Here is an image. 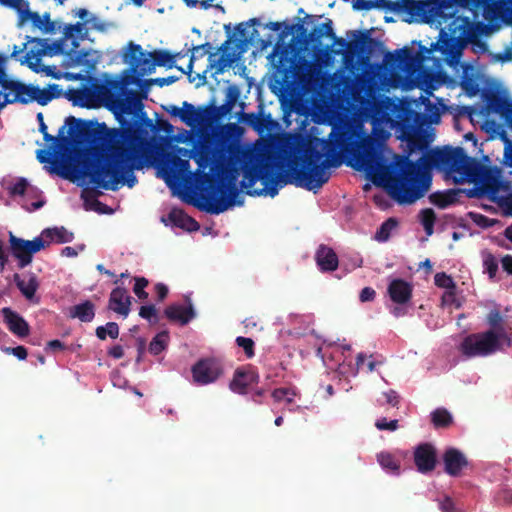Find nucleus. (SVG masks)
<instances>
[{"instance_id":"f257e3e1","label":"nucleus","mask_w":512,"mask_h":512,"mask_svg":"<svg viewBox=\"0 0 512 512\" xmlns=\"http://www.w3.org/2000/svg\"><path fill=\"white\" fill-rule=\"evenodd\" d=\"M342 142V136L335 135L334 130L328 140L315 138L309 141L302 149L300 162L292 161L283 178L275 171L279 167L277 157L262 155L255 163L243 165L241 187L250 196L275 197L278 194L277 183L283 180L285 184H294L316 193L330 178L327 169L340 164L338 150Z\"/></svg>"},{"instance_id":"f03ea898","label":"nucleus","mask_w":512,"mask_h":512,"mask_svg":"<svg viewBox=\"0 0 512 512\" xmlns=\"http://www.w3.org/2000/svg\"><path fill=\"white\" fill-rule=\"evenodd\" d=\"M432 166L443 168L455 183H463L481 170L480 179L491 191H496V178L490 169L480 166L465 153L462 147H445L420 157L417 161L406 159L398 172L387 178V187L391 196L399 204H412L422 198L429 190Z\"/></svg>"},{"instance_id":"7ed1b4c3","label":"nucleus","mask_w":512,"mask_h":512,"mask_svg":"<svg viewBox=\"0 0 512 512\" xmlns=\"http://www.w3.org/2000/svg\"><path fill=\"white\" fill-rule=\"evenodd\" d=\"M119 129L102 123L66 117V180L86 183L87 177L125 140L135 137L140 121L118 118Z\"/></svg>"},{"instance_id":"20e7f679","label":"nucleus","mask_w":512,"mask_h":512,"mask_svg":"<svg viewBox=\"0 0 512 512\" xmlns=\"http://www.w3.org/2000/svg\"><path fill=\"white\" fill-rule=\"evenodd\" d=\"M97 63L94 52L76 49L66 52V81H80L77 88L66 89V99L75 106L87 108L104 104L116 114L132 115L141 110L145 93L136 90L124 91V85L118 79L107 78L100 82L92 76Z\"/></svg>"},{"instance_id":"39448f33","label":"nucleus","mask_w":512,"mask_h":512,"mask_svg":"<svg viewBox=\"0 0 512 512\" xmlns=\"http://www.w3.org/2000/svg\"><path fill=\"white\" fill-rule=\"evenodd\" d=\"M152 121L145 117L135 128V137L125 140L87 177L86 183L105 190H117L119 184L132 188L137 178L134 169L142 168L141 149L146 143L147 128H152Z\"/></svg>"},{"instance_id":"423d86ee","label":"nucleus","mask_w":512,"mask_h":512,"mask_svg":"<svg viewBox=\"0 0 512 512\" xmlns=\"http://www.w3.org/2000/svg\"><path fill=\"white\" fill-rule=\"evenodd\" d=\"M191 153V158L198 165V181L202 190L200 195L201 202L196 204L197 208L207 213L218 215L233 205H242L243 201L237 200L240 192L235 184L238 169H231L227 179L221 178L218 180L209 173L204 172V169L211 164L215 155L212 145L200 143L194 147Z\"/></svg>"},{"instance_id":"0eeeda50","label":"nucleus","mask_w":512,"mask_h":512,"mask_svg":"<svg viewBox=\"0 0 512 512\" xmlns=\"http://www.w3.org/2000/svg\"><path fill=\"white\" fill-rule=\"evenodd\" d=\"M441 20L445 22L440 25V38L434 49L441 52L450 66H454L459 63L466 45L477 40V34L470 19L458 15L454 6Z\"/></svg>"},{"instance_id":"6e6552de","label":"nucleus","mask_w":512,"mask_h":512,"mask_svg":"<svg viewBox=\"0 0 512 512\" xmlns=\"http://www.w3.org/2000/svg\"><path fill=\"white\" fill-rule=\"evenodd\" d=\"M59 85H50L48 89H41L32 84H25L7 76L5 62L0 64V111L8 104H28L36 101L39 105H46L52 99L61 95Z\"/></svg>"},{"instance_id":"1a4fd4ad","label":"nucleus","mask_w":512,"mask_h":512,"mask_svg":"<svg viewBox=\"0 0 512 512\" xmlns=\"http://www.w3.org/2000/svg\"><path fill=\"white\" fill-rule=\"evenodd\" d=\"M60 54H64V37L50 42L47 38L26 36L21 47L13 46L10 56L21 64H26L35 73L43 72L47 76L60 79L62 75L54 72V66H46L41 62L44 56L52 57Z\"/></svg>"},{"instance_id":"9d476101","label":"nucleus","mask_w":512,"mask_h":512,"mask_svg":"<svg viewBox=\"0 0 512 512\" xmlns=\"http://www.w3.org/2000/svg\"><path fill=\"white\" fill-rule=\"evenodd\" d=\"M454 4L450 0H387L386 11L400 15L407 23L442 25L441 18Z\"/></svg>"},{"instance_id":"9b49d317","label":"nucleus","mask_w":512,"mask_h":512,"mask_svg":"<svg viewBox=\"0 0 512 512\" xmlns=\"http://www.w3.org/2000/svg\"><path fill=\"white\" fill-rule=\"evenodd\" d=\"M37 121L44 145L36 150V159L48 174L64 179V124L58 128L56 135H52L48 132L42 112L37 114Z\"/></svg>"},{"instance_id":"f8f14e48","label":"nucleus","mask_w":512,"mask_h":512,"mask_svg":"<svg viewBox=\"0 0 512 512\" xmlns=\"http://www.w3.org/2000/svg\"><path fill=\"white\" fill-rule=\"evenodd\" d=\"M64 243V228H48L42 231L41 235L33 240H25L15 236L9 232L10 251L14 258L18 261L20 269L28 266L33 259V255L51 242Z\"/></svg>"},{"instance_id":"ddd939ff","label":"nucleus","mask_w":512,"mask_h":512,"mask_svg":"<svg viewBox=\"0 0 512 512\" xmlns=\"http://www.w3.org/2000/svg\"><path fill=\"white\" fill-rule=\"evenodd\" d=\"M502 340L503 333L495 330L472 333L462 340L459 350L467 358L487 357L501 350Z\"/></svg>"},{"instance_id":"4468645a","label":"nucleus","mask_w":512,"mask_h":512,"mask_svg":"<svg viewBox=\"0 0 512 512\" xmlns=\"http://www.w3.org/2000/svg\"><path fill=\"white\" fill-rule=\"evenodd\" d=\"M403 137L407 140L411 149L425 150L428 147L426 136L419 130L425 123L426 116L409 107H403L399 114Z\"/></svg>"},{"instance_id":"2eb2a0df","label":"nucleus","mask_w":512,"mask_h":512,"mask_svg":"<svg viewBox=\"0 0 512 512\" xmlns=\"http://www.w3.org/2000/svg\"><path fill=\"white\" fill-rule=\"evenodd\" d=\"M351 166L359 171L372 172L379 166L380 155L375 142L372 139H366L359 143L352 153Z\"/></svg>"},{"instance_id":"dca6fc26","label":"nucleus","mask_w":512,"mask_h":512,"mask_svg":"<svg viewBox=\"0 0 512 512\" xmlns=\"http://www.w3.org/2000/svg\"><path fill=\"white\" fill-rule=\"evenodd\" d=\"M351 35L353 39L347 41L341 37H337L334 34V37L330 39L333 40V45H338L339 49L333 50L335 54H343L349 56H355L357 54L367 53L370 49L371 44L373 43V39L370 36L369 31H351Z\"/></svg>"},{"instance_id":"f3484780","label":"nucleus","mask_w":512,"mask_h":512,"mask_svg":"<svg viewBox=\"0 0 512 512\" xmlns=\"http://www.w3.org/2000/svg\"><path fill=\"white\" fill-rule=\"evenodd\" d=\"M8 190L11 196L22 197L21 206L28 212L40 209L45 204L41 192L30 186L25 178H19Z\"/></svg>"},{"instance_id":"a211bd4d","label":"nucleus","mask_w":512,"mask_h":512,"mask_svg":"<svg viewBox=\"0 0 512 512\" xmlns=\"http://www.w3.org/2000/svg\"><path fill=\"white\" fill-rule=\"evenodd\" d=\"M191 372L195 383L207 385L215 382L223 374V367L215 358H204L192 366Z\"/></svg>"},{"instance_id":"6ab92c4d","label":"nucleus","mask_w":512,"mask_h":512,"mask_svg":"<svg viewBox=\"0 0 512 512\" xmlns=\"http://www.w3.org/2000/svg\"><path fill=\"white\" fill-rule=\"evenodd\" d=\"M414 464L417 471L422 474L432 472L437 465V450L429 442L417 445L413 452Z\"/></svg>"},{"instance_id":"aec40b11","label":"nucleus","mask_w":512,"mask_h":512,"mask_svg":"<svg viewBox=\"0 0 512 512\" xmlns=\"http://www.w3.org/2000/svg\"><path fill=\"white\" fill-rule=\"evenodd\" d=\"M231 39H227L218 49V51H221L222 54L219 56L217 60H215L216 53H210L208 58V65L207 69L202 74H197V77L199 78L200 82L197 84L203 85L206 83V72L207 70L215 69L214 74H221L225 70V68L229 67L235 60V55L228 53L227 50L229 48Z\"/></svg>"},{"instance_id":"412c9836","label":"nucleus","mask_w":512,"mask_h":512,"mask_svg":"<svg viewBox=\"0 0 512 512\" xmlns=\"http://www.w3.org/2000/svg\"><path fill=\"white\" fill-rule=\"evenodd\" d=\"M129 57L132 65V70L138 72L140 75L150 74L155 70V64L149 52L145 53L139 44L130 42Z\"/></svg>"},{"instance_id":"4be33fe9","label":"nucleus","mask_w":512,"mask_h":512,"mask_svg":"<svg viewBox=\"0 0 512 512\" xmlns=\"http://www.w3.org/2000/svg\"><path fill=\"white\" fill-rule=\"evenodd\" d=\"M28 21L31 22L34 29L40 31L42 34H53L56 31V22L51 19L49 12L40 15L38 12H33L25 8V10L21 12L19 23L23 24Z\"/></svg>"},{"instance_id":"5701e85b","label":"nucleus","mask_w":512,"mask_h":512,"mask_svg":"<svg viewBox=\"0 0 512 512\" xmlns=\"http://www.w3.org/2000/svg\"><path fill=\"white\" fill-rule=\"evenodd\" d=\"M442 458L445 473L452 477H459L469 464L466 456L453 447L446 449Z\"/></svg>"},{"instance_id":"b1692460","label":"nucleus","mask_w":512,"mask_h":512,"mask_svg":"<svg viewBox=\"0 0 512 512\" xmlns=\"http://www.w3.org/2000/svg\"><path fill=\"white\" fill-rule=\"evenodd\" d=\"M1 313L4 318V322L11 333L19 338H24L29 335V324L20 314L9 307L2 308Z\"/></svg>"},{"instance_id":"393cba45","label":"nucleus","mask_w":512,"mask_h":512,"mask_svg":"<svg viewBox=\"0 0 512 512\" xmlns=\"http://www.w3.org/2000/svg\"><path fill=\"white\" fill-rule=\"evenodd\" d=\"M132 297L123 287L114 288L109 297L108 308L113 312L127 317L130 312Z\"/></svg>"},{"instance_id":"a878e982","label":"nucleus","mask_w":512,"mask_h":512,"mask_svg":"<svg viewBox=\"0 0 512 512\" xmlns=\"http://www.w3.org/2000/svg\"><path fill=\"white\" fill-rule=\"evenodd\" d=\"M412 286L403 279H393L388 285V294L390 299L398 304H407L412 297Z\"/></svg>"},{"instance_id":"bb28decb","label":"nucleus","mask_w":512,"mask_h":512,"mask_svg":"<svg viewBox=\"0 0 512 512\" xmlns=\"http://www.w3.org/2000/svg\"><path fill=\"white\" fill-rule=\"evenodd\" d=\"M180 120L190 127H195L196 125L207 122L205 106L196 108L193 104L184 101L181 107Z\"/></svg>"},{"instance_id":"cd10ccee","label":"nucleus","mask_w":512,"mask_h":512,"mask_svg":"<svg viewBox=\"0 0 512 512\" xmlns=\"http://www.w3.org/2000/svg\"><path fill=\"white\" fill-rule=\"evenodd\" d=\"M238 98L236 88H230L226 95L225 102L219 106L213 104L205 106L207 111V121L210 119H219L231 113Z\"/></svg>"},{"instance_id":"c85d7f7f","label":"nucleus","mask_w":512,"mask_h":512,"mask_svg":"<svg viewBox=\"0 0 512 512\" xmlns=\"http://www.w3.org/2000/svg\"><path fill=\"white\" fill-rule=\"evenodd\" d=\"M259 376L254 371H245L243 369H237L234 372L233 379L230 382V389L237 393L244 395L247 393V389L250 385L258 382Z\"/></svg>"},{"instance_id":"c756f323","label":"nucleus","mask_w":512,"mask_h":512,"mask_svg":"<svg viewBox=\"0 0 512 512\" xmlns=\"http://www.w3.org/2000/svg\"><path fill=\"white\" fill-rule=\"evenodd\" d=\"M316 263L321 271L331 272L338 267V256L335 251L325 245H321L315 255Z\"/></svg>"},{"instance_id":"7c9ffc66","label":"nucleus","mask_w":512,"mask_h":512,"mask_svg":"<svg viewBox=\"0 0 512 512\" xmlns=\"http://www.w3.org/2000/svg\"><path fill=\"white\" fill-rule=\"evenodd\" d=\"M86 23H87V21L77 22L75 24H66V41L69 39H72V48L69 50H66V52H69L72 49L87 52L86 49L79 48V43L77 42V39L84 40L88 35ZM88 52H94L95 56L99 60V56L97 55L96 51L88 49Z\"/></svg>"},{"instance_id":"2f4dec72","label":"nucleus","mask_w":512,"mask_h":512,"mask_svg":"<svg viewBox=\"0 0 512 512\" xmlns=\"http://www.w3.org/2000/svg\"><path fill=\"white\" fill-rule=\"evenodd\" d=\"M164 314L170 321L179 322L181 325L188 324L195 317V311L191 304L188 307L178 304L169 305L164 310Z\"/></svg>"},{"instance_id":"473e14b6","label":"nucleus","mask_w":512,"mask_h":512,"mask_svg":"<svg viewBox=\"0 0 512 512\" xmlns=\"http://www.w3.org/2000/svg\"><path fill=\"white\" fill-rule=\"evenodd\" d=\"M13 280L20 290L22 295L29 301H33L35 298V293L39 288V282L37 276L34 273L28 274V280L25 281L18 273L13 275Z\"/></svg>"},{"instance_id":"72a5a7b5","label":"nucleus","mask_w":512,"mask_h":512,"mask_svg":"<svg viewBox=\"0 0 512 512\" xmlns=\"http://www.w3.org/2000/svg\"><path fill=\"white\" fill-rule=\"evenodd\" d=\"M486 106L488 111L502 117L512 107V99L501 94L493 93L487 97Z\"/></svg>"},{"instance_id":"f704fd0d","label":"nucleus","mask_w":512,"mask_h":512,"mask_svg":"<svg viewBox=\"0 0 512 512\" xmlns=\"http://www.w3.org/2000/svg\"><path fill=\"white\" fill-rule=\"evenodd\" d=\"M169 219L176 227L182 228L186 231L193 232L200 228L199 223L183 210L174 209L169 213Z\"/></svg>"},{"instance_id":"c9c22d12","label":"nucleus","mask_w":512,"mask_h":512,"mask_svg":"<svg viewBox=\"0 0 512 512\" xmlns=\"http://www.w3.org/2000/svg\"><path fill=\"white\" fill-rule=\"evenodd\" d=\"M462 192L463 190L461 189H449L444 192H435L429 196V200L437 207L444 209L455 204Z\"/></svg>"},{"instance_id":"e433bc0d","label":"nucleus","mask_w":512,"mask_h":512,"mask_svg":"<svg viewBox=\"0 0 512 512\" xmlns=\"http://www.w3.org/2000/svg\"><path fill=\"white\" fill-rule=\"evenodd\" d=\"M71 318H76L81 322H91L95 317V305L90 300H85L69 309Z\"/></svg>"},{"instance_id":"4c0bfd02","label":"nucleus","mask_w":512,"mask_h":512,"mask_svg":"<svg viewBox=\"0 0 512 512\" xmlns=\"http://www.w3.org/2000/svg\"><path fill=\"white\" fill-rule=\"evenodd\" d=\"M149 56L153 58L155 67L177 68L182 73L187 74V70L175 65V56H172V53L168 50L157 49L149 52Z\"/></svg>"},{"instance_id":"58836bf2","label":"nucleus","mask_w":512,"mask_h":512,"mask_svg":"<svg viewBox=\"0 0 512 512\" xmlns=\"http://www.w3.org/2000/svg\"><path fill=\"white\" fill-rule=\"evenodd\" d=\"M377 461L386 471L395 475L400 474L401 462L394 454L382 451L377 454Z\"/></svg>"},{"instance_id":"ea45409f","label":"nucleus","mask_w":512,"mask_h":512,"mask_svg":"<svg viewBox=\"0 0 512 512\" xmlns=\"http://www.w3.org/2000/svg\"><path fill=\"white\" fill-rule=\"evenodd\" d=\"M323 37H334L332 21L330 19H327V21L322 25L314 27L309 34L310 41L314 44L315 47L321 45V39Z\"/></svg>"},{"instance_id":"a19ab883","label":"nucleus","mask_w":512,"mask_h":512,"mask_svg":"<svg viewBox=\"0 0 512 512\" xmlns=\"http://www.w3.org/2000/svg\"><path fill=\"white\" fill-rule=\"evenodd\" d=\"M392 58L397 65L405 67L411 66L416 61L414 52L408 47L397 50L395 54L392 55Z\"/></svg>"},{"instance_id":"79ce46f5","label":"nucleus","mask_w":512,"mask_h":512,"mask_svg":"<svg viewBox=\"0 0 512 512\" xmlns=\"http://www.w3.org/2000/svg\"><path fill=\"white\" fill-rule=\"evenodd\" d=\"M169 334L167 331H162L156 334L149 344V352L153 355H158L164 351L168 346Z\"/></svg>"},{"instance_id":"37998d69","label":"nucleus","mask_w":512,"mask_h":512,"mask_svg":"<svg viewBox=\"0 0 512 512\" xmlns=\"http://www.w3.org/2000/svg\"><path fill=\"white\" fill-rule=\"evenodd\" d=\"M431 421L435 428H446L452 423V415L444 408H437L431 413Z\"/></svg>"},{"instance_id":"c03bdc74","label":"nucleus","mask_w":512,"mask_h":512,"mask_svg":"<svg viewBox=\"0 0 512 512\" xmlns=\"http://www.w3.org/2000/svg\"><path fill=\"white\" fill-rule=\"evenodd\" d=\"M436 221V214L433 209L425 208L420 211V222L428 236L434 232V224Z\"/></svg>"},{"instance_id":"a18cd8bd","label":"nucleus","mask_w":512,"mask_h":512,"mask_svg":"<svg viewBox=\"0 0 512 512\" xmlns=\"http://www.w3.org/2000/svg\"><path fill=\"white\" fill-rule=\"evenodd\" d=\"M395 218H388L384 221L375 233V239L379 242H385L389 239L391 231L397 226Z\"/></svg>"},{"instance_id":"49530a36","label":"nucleus","mask_w":512,"mask_h":512,"mask_svg":"<svg viewBox=\"0 0 512 512\" xmlns=\"http://www.w3.org/2000/svg\"><path fill=\"white\" fill-rule=\"evenodd\" d=\"M95 333L100 340H105L107 336L116 339L119 336V326L116 322H108L105 326H98Z\"/></svg>"},{"instance_id":"de8ad7c7","label":"nucleus","mask_w":512,"mask_h":512,"mask_svg":"<svg viewBox=\"0 0 512 512\" xmlns=\"http://www.w3.org/2000/svg\"><path fill=\"white\" fill-rule=\"evenodd\" d=\"M353 7L357 10L369 11L380 9L386 11L387 0H353Z\"/></svg>"},{"instance_id":"09e8293b","label":"nucleus","mask_w":512,"mask_h":512,"mask_svg":"<svg viewBox=\"0 0 512 512\" xmlns=\"http://www.w3.org/2000/svg\"><path fill=\"white\" fill-rule=\"evenodd\" d=\"M502 315L499 310H491L487 315V323L490 325V330L503 333V339L507 338L504 327L502 326Z\"/></svg>"},{"instance_id":"8fccbe9b","label":"nucleus","mask_w":512,"mask_h":512,"mask_svg":"<svg viewBox=\"0 0 512 512\" xmlns=\"http://www.w3.org/2000/svg\"><path fill=\"white\" fill-rule=\"evenodd\" d=\"M295 395V391L287 387L277 388L272 392V397L276 402L285 401L287 404L294 402Z\"/></svg>"},{"instance_id":"3c124183","label":"nucleus","mask_w":512,"mask_h":512,"mask_svg":"<svg viewBox=\"0 0 512 512\" xmlns=\"http://www.w3.org/2000/svg\"><path fill=\"white\" fill-rule=\"evenodd\" d=\"M210 49H212V45L209 42L195 46L192 49H188V51H192V54L189 59V63L187 65V74L188 75H191V73H192L193 63L197 57L196 54L200 52L199 56L202 57L207 53L210 54Z\"/></svg>"},{"instance_id":"603ef678","label":"nucleus","mask_w":512,"mask_h":512,"mask_svg":"<svg viewBox=\"0 0 512 512\" xmlns=\"http://www.w3.org/2000/svg\"><path fill=\"white\" fill-rule=\"evenodd\" d=\"M190 163L188 160L182 159L178 156H173L171 159L170 172L173 176L179 173L186 174L189 172Z\"/></svg>"},{"instance_id":"864d4df0","label":"nucleus","mask_w":512,"mask_h":512,"mask_svg":"<svg viewBox=\"0 0 512 512\" xmlns=\"http://www.w3.org/2000/svg\"><path fill=\"white\" fill-rule=\"evenodd\" d=\"M139 316L146 319L150 324H157L159 322L157 309L153 304L141 306Z\"/></svg>"},{"instance_id":"5fc2aeb1","label":"nucleus","mask_w":512,"mask_h":512,"mask_svg":"<svg viewBox=\"0 0 512 512\" xmlns=\"http://www.w3.org/2000/svg\"><path fill=\"white\" fill-rule=\"evenodd\" d=\"M134 280L133 292L140 300H146L148 293L145 291V288L148 286L149 281L145 277H135Z\"/></svg>"},{"instance_id":"6e6d98bb","label":"nucleus","mask_w":512,"mask_h":512,"mask_svg":"<svg viewBox=\"0 0 512 512\" xmlns=\"http://www.w3.org/2000/svg\"><path fill=\"white\" fill-rule=\"evenodd\" d=\"M236 344L244 350L247 358H252L255 355L254 341L251 338L238 336L235 340Z\"/></svg>"},{"instance_id":"4d7b16f0","label":"nucleus","mask_w":512,"mask_h":512,"mask_svg":"<svg viewBox=\"0 0 512 512\" xmlns=\"http://www.w3.org/2000/svg\"><path fill=\"white\" fill-rule=\"evenodd\" d=\"M435 285L440 288L446 289H454L455 283L451 276L447 275L445 272L436 273L434 276Z\"/></svg>"},{"instance_id":"13d9d810","label":"nucleus","mask_w":512,"mask_h":512,"mask_svg":"<svg viewBox=\"0 0 512 512\" xmlns=\"http://www.w3.org/2000/svg\"><path fill=\"white\" fill-rule=\"evenodd\" d=\"M0 349L5 354L14 355L19 360H25L28 355L27 349L22 345H19L17 347L1 346Z\"/></svg>"},{"instance_id":"bf43d9fd","label":"nucleus","mask_w":512,"mask_h":512,"mask_svg":"<svg viewBox=\"0 0 512 512\" xmlns=\"http://www.w3.org/2000/svg\"><path fill=\"white\" fill-rule=\"evenodd\" d=\"M245 122L255 130H261L264 125V118L260 114L248 113L245 114Z\"/></svg>"},{"instance_id":"052dcab7","label":"nucleus","mask_w":512,"mask_h":512,"mask_svg":"<svg viewBox=\"0 0 512 512\" xmlns=\"http://www.w3.org/2000/svg\"><path fill=\"white\" fill-rule=\"evenodd\" d=\"M484 267H485L489 277L494 278L498 271V262L493 255L489 254L484 259Z\"/></svg>"},{"instance_id":"680f3d73","label":"nucleus","mask_w":512,"mask_h":512,"mask_svg":"<svg viewBox=\"0 0 512 512\" xmlns=\"http://www.w3.org/2000/svg\"><path fill=\"white\" fill-rule=\"evenodd\" d=\"M378 430L395 431L398 428V420L388 421L386 418L378 419L375 423Z\"/></svg>"},{"instance_id":"e2e57ef3","label":"nucleus","mask_w":512,"mask_h":512,"mask_svg":"<svg viewBox=\"0 0 512 512\" xmlns=\"http://www.w3.org/2000/svg\"><path fill=\"white\" fill-rule=\"evenodd\" d=\"M0 4L15 9L19 13V18L21 17V12L25 10L23 0H0Z\"/></svg>"},{"instance_id":"0e129e2a","label":"nucleus","mask_w":512,"mask_h":512,"mask_svg":"<svg viewBox=\"0 0 512 512\" xmlns=\"http://www.w3.org/2000/svg\"><path fill=\"white\" fill-rule=\"evenodd\" d=\"M439 507L442 512H461L459 509L456 508L453 500L446 496L439 504Z\"/></svg>"},{"instance_id":"69168bd1","label":"nucleus","mask_w":512,"mask_h":512,"mask_svg":"<svg viewBox=\"0 0 512 512\" xmlns=\"http://www.w3.org/2000/svg\"><path fill=\"white\" fill-rule=\"evenodd\" d=\"M260 24V21L258 18H251L248 22L246 23H239L236 25L235 27V30L237 33H239L241 36L245 37V34H246V26H255V25H259Z\"/></svg>"},{"instance_id":"338daca9","label":"nucleus","mask_w":512,"mask_h":512,"mask_svg":"<svg viewBox=\"0 0 512 512\" xmlns=\"http://www.w3.org/2000/svg\"><path fill=\"white\" fill-rule=\"evenodd\" d=\"M376 296V292L371 287H365L361 290L359 294V299L361 302L373 301Z\"/></svg>"},{"instance_id":"774afa93","label":"nucleus","mask_w":512,"mask_h":512,"mask_svg":"<svg viewBox=\"0 0 512 512\" xmlns=\"http://www.w3.org/2000/svg\"><path fill=\"white\" fill-rule=\"evenodd\" d=\"M506 141L507 145L504 149V161L508 166L512 167V143L509 140Z\"/></svg>"}]
</instances>
